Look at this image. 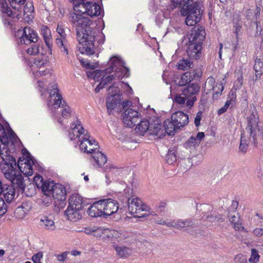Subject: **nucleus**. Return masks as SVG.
I'll return each instance as SVG.
<instances>
[{
  "label": "nucleus",
  "mask_w": 263,
  "mask_h": 263,
  "mask_svg": "<svg viewBox=\"0 0 263 263\" xmlns=\"http://www.w3.org/2000/svg\"><path fill=\"white\" fill-rule=\"evenodd\" d=\"M69 20L76 27L77 40L83 46L82 52L93 54L95 48L104 43V34L93 31L90 27L92 22L90 19L81 14L72 12L69 14Z\"/></svg>",
  "instance_id": "1"
},
{
  "label": "nucleus",
  "mask_w": 263,
  "mask_h": 263,
  "mask_svg": "<svg viewBox=\"0 0 263 263\" xmlns=\"http://www.w3.org/2000/svg\"><path fill=\"white\" fill-rule=\"evenodd\" d=\"M0 156L2 159L1 162L2 171L7 180H9L14 186L18 187L22 191L24 190L25 184L22 173H24L27 176H31L33 174L32 165L34 164V159L27 152L24 156L26 157L24 162V167L22 170V167L18 164L20 170L16 168V163L15 158L7 151L6 154L1 152Z\"/></svg>",
  "instance_id": "2"
},
{
  "label": "nucleus",
  "mask_w": 263,
  "mask_h": 263,
  "mask_svg": "<svg viewBox=\"0 0 263 263\" xmlns=\"http://www.w3.org/2000/svg\"><path fill=\"white\" fill-rule=\"evenodd\" d=\"M182 15L186 16L185 23L189 26L195 25L199 22L203 13V7L201 2L191 1V3L181 9Z\"/></svg>",
  "instance_id": "3"
},
{
  "label": "nucleus",
  "mask_w": 263,
  "mask_h": 263,
  "mask_svg": "<svg viewBox=\"0 0 263 263\" xmlns=\"http://www.w3.org/2000/svg\"><path fill=\"white\" fill-rule=\"evenodd\" d=\"M21 5V9L18 10L17 9H14L17 11L14 12L16 15L17 17L18 18L23 16L28 17L29 19H31L32 16V13L34 12V7L31 2H27L26 5ZM0 10L4 14H6L9 16L14 17V14L10 8L8 7L7 3L5 0H0Z\"/></svg>",
  "instance_id": "4"
},
{
  "label": "nucleus",
  "mask_w": 263,
  "mask_h": 263,
  "mask_svg": "<svg viewBox=\"0 0 263 263\" xmlns=\"http://www.w3.org/2000/svg\"><path fill=\"white\" fill-rule=\"evenodd\" d=\"M248 125L246 128V132L249 134L250 138L254 144L257 143L258 140L263 139V130L258 125L259 118L256 112H252L247 118Z\"/></svg>",
  "instance_id": "5"
},
{
  "label": "nucleus",
  "mask_w": 263,
  "mask_h": 263,
  "mask_svg": "<svg viewBox=\"0 0 263 263\" xmlns=\"http://www.w3.org/2000/svg\"><path fill=\"white\" fill-rule=\"evenodd\" d=\"M15 37L17 43L20 44L29 45L32 43H36L38 40L36 32L28 27L18 30L15 33Z\"/></svg>",
  "instance_id": "6"
},
{
  "label": "nucleus",
  "mask_w": 263,
  "mask_h": 263,
  "mask_svg": "<svg viewBox=\"0 0 263 263\" xmlns=\"http://www.w3.org/2000/svg\"><path fill=\"white\" fill-rule=\"evenodd\" d=\"M238 205V202L233 201L232 205L228 209V217L229 221L233 225V228L236 231H239L243 229L244 228L242 225L240 221V216L237 213V209Z\"/></svg>",
  "instance_id": "7"
},
{
  "label": "nucleus",
  "mask_w": 263,
  "mask_h": 263,
  "mask_svg": "<svg viewBox=\"0 0 263 263\" xmlns=\"http://www.w3.org/2000/svg\"><path fill=\"white\" fill-rule=\"evenodd\" d=\"M200 88L196 84H191L187 87L181 89L182 95L186 97L187 100L186 102V106L189 108L193 106L194 102L196 100V95L199 91Z\"/></svg>",
  "instance_id": "8"
},
{
  "label": "nucleus",
  "mask_w": 263,
  "mask_h": 263,
  "mask_svg": "<svg viewBox=\"0 0 263 263\" xmlns=\"http://www.w3.org/2000/svg\"><path fill=\"white\" fill-rule=\"evenodd\" d=\"M128 210L132 215L140 217L141 212L146 211L148 208L143 204L142 200L137 197L128 199L127 201Z\"/></svg>",
  "instance_id": "9"
},
{
  "label": "nucleus",
  "mask_w": 263,
  "mask_h": 263,
  "mask_svg": "<svg viewBox=\"0 0 263 263\" xmlns=\"http://www.w3.org/2000/svg\"><path fill=\"white\" fill-rule=\"evenodd\" d=\"M57 32L60 36L57 37L55 40V44L60 48L62 53L65 55L68 54V45L66 39V34L65 28L62 24H58Z\"/></svg>",
  "instance_id": "10"
},
{
  "label": "nucleus",
  "mask_w": 263,
  "mask_h": 263,
  "mask_svg": "<svg viewBox=\"0 0 263 263\" xmlns=\"http://www.w3.org/2000/svg\"><path fill=\"white\" fill-rule=\"evenodd\" d=\"M156 222L159 224L166 225L169 227H173L177 229H182L184 228L192 227L194 222L191 219H177L164 221L162 219H157Z\"/></svg>",
  "instance_id": "11"
},
{
  "label": "nucleus",
  "mask_w": 263,
  "mask_h": 263,
  "mask_svg": "<svg viewBox=\"0 0 263 263\" xmlns=\"http://www.w3.org/2000/svg\"><path fill=\"white\" fill-rule=\"evenodd\" d=\"M90 138L88 134H84V137L80 141V148L84 153L92 154L99 148V146L95 140Z\"/></svg>",
  "instance_id": "12"
},
{
  "label": "nucleus",
  "mask_w": 263,
  "mask_h": 263,
  "mask_svg": "<svg viewBox=\"0 0 263 263\" xmlns=\"http://www.w3.org/2000/svg\"><path fill=\"white\" fill-rule=\"evenodd\" d=\"M104 216H110L116 213L119 210V203L111 198L100 200Z\"/></svg>",
  "instance_id": "13"
},
{
  "label": "nucleus",
  "mask_w": 263,
  "mask_h": 263,
  "mask_svg": "<svg viewBox=\"0 0 263 263\" xmlns=\"http://www.w3.org/2000/svg\"><path fill=\"white\" fill-rule=\"evenodd\" d=\"M139 119L138 112L131 108L126 109L123 115V123L130 128L136 124Z\"/></svg>",
  "instance_id": "14"
},
{
  "label": "nucleus",
  "mask_w": 263,
  "mask_h": 263,
  "mask_svg": "<svg viewBox=\"0 0 263 263\" xmlns=\"http://www.w3.org/2000/svg\"><path fill=\"white\" fill-rule=\"evenodd\" d=\"M205 36V32L202 27L195 26L189 35V43L202 44Z\"/></svg>",
  "instance_id": "15"
},
{
  "label": "nucleus",
  "mask_w": 263,
  "mask_h": 263,
  "mask_svg": "<svg viewBox=\"0 0 263 263\" xmlns=\"http://www.w3.org/2000/svg\"><path fill=\"white\" fill-rule=\"evenodd\" d=\"M71 131L69 132V137L70 140H74L78 138L79 141L84 137V134H88L81 124L80 121L77 120L72 123Z\"/></svg>",
  "instance_id": "16"
},
{
  "label": "nucleus",
  "mask_w": 263,
  "mask_h": 263,
  "mask_svg": "<svg viewBox=\"0 0 263 263\" xmlns=\"http://www.w3.org/2000/svg\"><path fill=\"white\" fill-rule=\"evenodd\" d=\"M171 120L179 129L186 125L189 123V116L183 111H178L172 115Z\"/></svg>",
  "instance_id": "17"
},
{
  "label": "nucleus",
  "mask_w": 263,
  "mask_h": 263,
  "mask_svg": "<svg viewBox=\"0 0 263 263\" xmlns=\"http://www.w3.org/2000/svg\"><path fill=\"white\" fill-rule=\"evenodd\" d=\"M80 7L83 8L84 12L91 17L99 16L101 14V7L96 3H92L90 2L83 3Z\"/></svg>",
  "instance_id": "18"
},
{
  "label": "nucleus",
  "mask_w": 263,
  "mask_h": 263,
  "mask_svg": "<svg viewBox=\"0 0 263 263\" xmlns=\"http://www.w3.org/2000/svg\"><path fill=\"white\" fill-rule=\"evenodd\" d=\"M202 44L190 43L186 53L187 56L190 59L197 60L201 57L202 52Z\"/></svg>",
  "instance_id": "19"
},
{
  "label": "nucleus",
  "mask_w": 263,
  "mask_h": 263,
  "mask_svg": "<svg viewBox=\"0 0 263 263\" xmlns=\"http://www.w3.org/2000/svg\"><path fill=\"white\" fill-rule=\"evenodd\" d=\"M82 209L71 207L68 205L67 210L65 211V214L67 219L70 221H77L82 217L81 211Z\"/></svg>",
  "instance_id": "20"
},
{
  "label": "nucleus",
  "mask_w": 263,
  "mask_h": 263,
  "mask_svg": "<svg viewBox=\"0 0 263 263\" xmlns=\"http://www.w3.org/2000/svg\"><path fill=\"white\" fill-rule=\"evenodd\" d=\"M149 134L157 136L158 138L164 137L165 135L164 129L159 121H156L153 123H151Z\"/></svg>",
  "instance_id": "21"
},
{
  "label": "nucleus",
  "mask_w": 263,
  "mask_h": 263,
  "mask_svg": "<svg viewBox=\"0 0 263 263\" xmlns=\"http://www.w3.org/2000/svg\"><path fill=\"white\" fill-rule=\"evenodd\" d=\"M66 190L64 186L61 184H55L51 193V197L59 200L65 199Z\"/></svg>",
  "instance_id": "22"
},
{
  "label": "nucleus",
  "mask_w": 263,
  "mask_h": 263,
  "mask_svg": "<svg viewBox=\"0 0 263 263\" xmlns=\"http://www.w3.org/2000/svg\"><path fill=\"white\" fill-rule=\"evenodd\" d=\"M34 64L39 68V70L36 72L37 76H42L45 74V70H41L42 68H47L50 66L49 62L46 57H38L35 59Z\"/></svg>",
  "instance_id": "23"
},
{
  "label": "nucleus",
  "mask_w": 263,
  "mask_h": 263,
  "mask_svg": "<svg viewBox=\"0 0 263 263\" xmlns=\"http://www.w3.org/2000/svg\"><path fill=\"white\" fill-rule=\"evenodd\" d=\"M88 214L92 217L104 216L100 201L95 202L88 209Z\"/></svg>",
  "instance_id": "24"
},
{
  "label": "nucleus",
  "mask_w": 263,
  "mask_h": 263,
  "mask_svg": "<svg viewBox=\"0 0 263 263\" xmlns=\"http://www.w3.org/2000/svg\"><path fill=\"white\" fill-rule=\"evenodd\" d=\"M5 200L8 203L11 202L15 196V190L12 185H4L3 187V192Z\"/></svg>",
  "instance_id": "25"
},
{
  "label": "nucleus",
  "mask_w": 263,
  "mask_h": 263,
  "mask_svg": "<svg viewBox=\"0 0 263 263\" xmlns=\"http://www.w3.org/2000/svg\"><path fill=\"white\" fill-rule=\"evenodd\" d=\"M109 64V67L106 69L105 70L108 73H111L113 71L115 72V70L117 69V68L123 67L125 63L121 58L115 56L110 59Z\"/></svg>",
  "instance_id": "26"
},
{
  "label": "nucleus",
  "mask_w": 263,
  "mask_h": 263,
  "mask_svg": "<svg viewBox=\"0 0 263 263\" xmlns=\"http://www.w3.org/2000/svg\"><path fill=\"white\" fill-rule=\"evenodd\" d=\"M40 225L46 230L53 231L55 229L53 220L47 216H42L40 217Z\"/></svg>",
  "instance_id": "27"
},
{
  "label": "nucleus",
  "mask_w": 263,
  "mask_h": 263,
  "mask_svg": "<svg viewBox=\"0 0 263 263\" xmlns=\"http://www.w3.org/2000/svg\"><path fill=\"white\" fill-rule=\"evenodd\" d=\"M117 255L121 258H126L133 253V249L121 245H114Z\"/></svg>",
  "instance_id": "28"
},
{
  "label": "nucleus",
  "mask_w": 263,
  "mask_h": 263,
  "mask_svg": "<svg viewBox=\"0 0 263 263\" xmlns=\"http://www.w3.org/2000/svg\"><path fill=\"white\" fill-rule=\"evenodd\" d=\"M120 100V98H119V96L116 95V93L111 94L107 97L106 99V107L109 114H110L112 110L116 107Z\"/></svg>",
  "instance_id": "29"
},
{
  "label": "nucleus",
  "mask_w": 263,
  "mask_h": 263,
  "mask_svg": "<svg viewBox=\"0 0 263 263\" xmlns=\"http://www.w3.org/2000/svg\"><path fill=\"white\" fill-rule=\"evenodd\" d=\"M41 33L46 45L50 48L52 46V37L50 29L47 26L43 25L41 28Z\"/></svg>",
  "instance_id": "30"
},
{
  "label": "nucleus",
  "mask_w": 263,
  "mask_h": 263,
  "mask_svg": "<svg viewBox=\"0 0 263 263\" xmlns=\"http://www.w3.org/2000/svg\"><path fill=\"white\" fill-rule=\"evenodd\" d=\"M254 62L255 63L253 66V69L255 71V80H257L260 79L263 73V61L262 59L256 57Z\"/></svg>",
  "instance_id": "31"
},
{
  "label": "nucleus",
  "mask_w": 263,
  "mask_h": 263,
  "mask_svg": "<svg viewBox=\"0 0 263 263\" xmlns=\"http://www.w3.org/2000/svg\"><path fill=\"white\" fill-rule=\"evenodd\" d=\"M92 159L99 167H102L107 162L106 156L98 149L92 154Z\"/></svg>",
  "instance_id": "32"
},
{
  "label": "nucleus",
  "mask_w": 263,
  "mask_h": 263,
  "mask_svg": "<svg viewBox=\"0 0 263 263\" xmlns=\"http://www.w3.org/2000/svg\"><path fill=\"white\" fill-rule=\"evenodd\" d=\"M82 197L78 194H73L69 199V205L71 207L83 208V201Z\"/></svg>",
  "instance_id": "33"
},
{
  "label": "nucleus",
  "mask_w": 263,
  "mask_h": 263,
  "mask_svg": "<svg viewBox=\"0 0 263 263\" xmlns=\"http://www.w3.org/2000/svg\"><path fill=\"white\" fill-rule=\"evenodd\" d=\"M55 184L52 180L45 181L44 184L41 187L45 196H47L49 198L51 197V193Z\"/></svg>",
  "instance_id": "34"
},
{
  "label": "nucleus",
  "mask_w": 263,
  "mask_h": 263,
  "mask_svg": "<svg viewBox=\"0 0 263 263\" xmlns=\"http://www.w3.org/2000/svg\"><path fill=\"white\" fill-rule=\"evenodd\" d=\"M163 126L165 133H166L169 135H174L175 131L179 129L175 125L174 121L172 120H165Z\"/></svg>",
  "instance_id": "35"
},
{
  "label": "nucleus",
  "mask_w": 263,
  "mask_h": 263,
  "mask_svg": "<svg viewBox=\"0 0 263 263\" xmlns=\"http://www.w3.org/2000/svg\"><path fill=\"white\" fill-rule=\"evenodd\" d=\"M151 123L147 120H143L140 123L137 124L136 129L137 132H139L141 135H143L146 132L149 133Z\"/></svg>",
  "instance_id": "36"
},
{
  "label": "nucleus",
  "mask_w": 263,
  "mask_h": 263,
  "mask_svg": "<svg viewBox=\"0 0 263 263\" xmlns=\"http://www.w3.org/2000/svg\"><path fill=\"white\" fill-rule=\"evenodd\" d=\"M28 211L27 204L23 203L22 205L17 207L15 211V215L19 219L23 218Z\"/></svg>",
  "instance_id": "37"
},
{
  "label": "nucleus",
  "mask_w": 263,
  "mask_h": 263,
  "mask_svg": "<svg viewBox=\"0 0 263 263\" xmlns=\"http://www.w3.org/2000/svg\"><path fill=\"white\" fill-rule=\"evenodd\" d=\"M215 80L212 77H209L205 81L204 87V92L208 94L215 88Z\"/></svg>",
  "instance_id": "38"
},
{
  "label": "nucleus",
  "mask_w": 263,
  "mask_h": 263,
  "mask_svg": "<svg viewBox=\"0 0 263 263\" xmlns=\"http://www.w3.org/2000/svg\"><path fill=\"white\" fill-rule=\"evenodd\" d=\"M114 74L118 79H122L124 77H128L129 76V70L124 65L123 67H118L115 70Z\"/></svg>",
  "instance_id": "39"
},
{
  "label": "nucleus",
  "mask_w": 263,
  "mask_h": 263,
  "mask_svg": "<svg viewBox=\"0 0 263 263\" xmlns=\"http://www.w3.org/2000/svg\"><path fill=\"white\" fill-rule=\"evenodd\" d=\"M42 47H40L39 43H33L30 47L27 49V53L30 55H36V54H43L42 51Z\"/></svg>",
  "instance_id": "40"
},
{
  "label": "nucleus",
  "mask_w": 263,
  "mask_h": 263,
  "mask_svg": "<svg viewBox=\"0 0 263 263\" xmlns=\"http://www.w3.org/2000/svg\"><path fill=\"white\" fill-rule=\"evenodd\" d=\"M191 60L183 59L180 60L178 64V69L185 70L192 68L193 66V63Z\"/></svg>",
  "instance_id": "41"
},
{
  "label": "nucleus",
  "mask_w": 263,
  "mask_h": 263,
  "mask_svg": "<svg viewBox=\"0 0 263 263\" xmlns=\"http://www.w3.org/2000/svg\"><path fill=\"white\" fill-rule=\"evenodd\" d=\"M192 80L191 73L189 72H185L182 74L180 79H179L177 84L179 86H183L187 83H190Z\"/></svg>",
  "instance_id": "42"
},
{
  "label": "nucleus",
  "mask_w": 263,
  "mask_h": 263,
  "mask_svg": "<svg viewBox=\"0 0 263 263\" xmlns=\"http://www.w3.org/2000/svg\"><path fill=\"white\" fill-rule=\"evenodd\" d=\"M205 220L210 222L211 223H217L219 221H223L224 219L223 218L222 215L219 214H212L210 215H208Z\"/></svg>",
  "instance_id": "43"
},
{
  "label": "nucleus",
  "mask_w": 263,
  "mask_h": 263,
  "mask_svg": "<svg viewBox=\"0 0 263 263\" xmlns=\"http://www.w3.org/2000/svg\"><path fill=\"white\" fill-rule=\"evenodd\" d=\"M191 0H172V8L175 9L177 7L181 8V9L183 7H185L188 5V3H191Z\"/></svg>",
  "instance_id": "44"
},
{
  "label": "nucleus",
  "mask_w": 263,
  "mask_h": 263,
  "mask_svg": "<svg viewBox=\"0 0 263 263\" xmlns=\"http://www.w3.org/2000/svg\"><path fill=\"white\" fill-rule=\"evenodd\" d=\"M62 107L61 116L62 118L65 119L69 118L73 114L71 108L66 104H63Z\"/></svg>",
  "instance_id": "45"
},
{
  "label": "nucleus",
  "mask_w": 263,
  "mask_h": 263,
  "mask_svg": "<svg viewBox=\"0 0 263 263\" xmlns=\"http://www.w3.org/2000/svg\"><path fill=\"white\" fill-rule=\"evenodd\" d=\"M198 141L195 139V137H191L184 144V146L186 148H189L191 149H195L196 147L199 146Z\"/></svg>",
  "instance_id": "46"
},
{
  "label": "nucleus",
  "mask_w": 263,
  "mask_h": 263,
  "mask_svg": "<svg viewBox=\"0 0 263 263\" xmlns=\"http://www.w3.org/2000/svg\"><path fill=\"white\" fill-rule=\"evenodd\" d=\"M54 108L62 107L63 104H65V102L62 103V98L61 95H57L52 99V102H50Z\"/></svg>",
  "instance_id": "47"
},
{
  "label": "nucleus",
  "mask_w": 263,
  "mask_h": 263,
  "mask_svg": "<svg viewBox=\"0 0 263 263\" xmlns=\"http://www.w3.org/2000/svg\"><path fill=\"white\" fill-rule=\"evenodd\" d=\"M107 73H109L105 69L104 70H96L93 71L92 76L95 81H99L102 80Z\"/></svg>",
  "instance_id": "48"
},
{
  "label": "nucleus",
  "mask_w": 263,
  "mask_h": 263,
  "mask_svg": "<svg viewBox=\"0 0 263 263\" xmlns=\"http://www.w3.org/2000/svg\"><path fill=\"white\" fill-rule=\"evenodd\" d=\"M49 96L50 99L49 102H52V99L53 97H55L57 95H60L58 92L59 90L57 87V84L55 82H53L50 84L49 87Z\"/></svg>",
  "instance_id": "49"
},
{
  "label": "nucleus",
  "mask_w": 263,
  "mask_h": 263,
  "mask_svg": "<svg viewBox=\"0 0 263 263\" xmlns=\"http://www.w3.org/2000/svg\"><path fill=\"white\" fill-rule=\"evenodd\" d=\"M124 198L120 199V200L125 203L128 201V199L135 197L134 195L133 190L129 187H126L125 189L124 190Z\"/></svg>",
  "instance_id": "50"
},
{
  "label": "nucleus",
  "mask_w": 263,
  "mask_h": 263,
  "mask_svg": "<svg viewBox=\"0 0 263 263\" xmlns=\"http://www.w3.org/2000/svg\"><path fill=\"white\" fill-rule=\"evenodd\" d=\"M248 146V140L245 137V134H242L239 147V151L242 153H245L247 150Z\"/></svg>",
  "instance_id": "51"
},
{
  "label": "nucleus",
  "mask_w": 263,
  "mask_h": 263,
  "mask_svg": "<svg viewBox=\"0 0 263 263\" xmlns=\"http://www.w3.org/2000/svg\"><path fill=\"white\" fill-rule=\"evenodd\" d=\"M0 142L6 145L9 142L8 138L3 126L0 123Z\"/></svg>",
  "instance_id": "52"
},
{
  "label": "nucleus",
  "mask_w": 263,
  "mask_h": 263,
  "mask_svg": "<svg viewBox=\"0 0 263 263\" xmlns=\"http://www.w3.org/2000/svg\"><path fill=\"white\" fill-rule=\"evenodd\" d=\"M259 257L258 251L255 249H251V255L249 259V262L250 263H257L259 261Z\"/></svg>",
  "instance_id": "53"
},
{
  "label": "nucleus",
  "mask_w": 263,
  "mask_h": 263,
  "mask_svg": "<svg viewBox=\"0 0 263 263\" xmlns=\"http://www.w3.org/2000/svg\"><path fill=\"white\" fill-rule=\"evenodd\" d=\"M165 160L169 164H172L176 161L177 158L173 151H169L165 157Z\"/></svg>",
  "instance_id": "54"
},
{
  "label": "nucleus",
  "mask_w": 263,
  "mask_h": 263,
  "mask_svg": "<svg viewBox=\"0 0 263 263\" xmlns=\"http://www.w3.org/2000/svg\"><path fill=\"white\" fill-rule=\"evenodd\" d=\"M11 6L14 9L20 10L21 5L23 4L26 0H8Z\"/></svg>",
  "instance_id": "55"
},
{
  "label": "nucleus",
  "mask_w": 263,
  "mask_h": 263,
  "mask_svg": "<svg viewBox=\"0 0 263 263\" xmlns=\"http://www.w3.org/2000/svg\"><path fill=\"white\" fill-rule=\"evenodd\" d=\"M186 100H187V99H186V97L183 96L182 93L176 95L174 97L175 102L180 105L186 104L185 101Z\"/></svg>",
  "instance_id": "56"
},
{
  "label": "nucleus",
  "mask_w": 263,
  "mask_h": 263,
  "mask_svg": "<svg viewBox=\"0 0 263 263\" xmlns=\"http://www.w3.org/2000/svg\"><path fill=\"white\" fill-rule=\"evenodd\" d=\"M34 181L37 188L41 189V187L44 184L43 178L40 175H35L34 177Z\"/></svg>",
  "instance_id": "57"
},
{
  "label": "nucleus",
  "mask_w": 263,
  "mask_h": 263,
  "mask_svg": "<svg viewBox=\"0 0 263 263\" xmlns=\"http://www.w3.org/2000/svg\"><path fill=\"white\" fill-rule=\"evenodd\" d=\"M42 252H39L34 254L32 257V260L34 263H41V259L43 258Z\"/></svg>",
  "instance_id": "58"
},
{
  "label": "nucleus",
  "mask_w": 263,
  "mask_h": 263,
  "mask_svg": "<svg viewBox=\"0 0 263 263\" xmlns=\"http://www.w3.org/2000/svg\"><path fill=\"white\" fill-rule=\"evenodd\" d=\"M7 211V205L3 198H0V216L4 215Z\"/></svg>",
  "instance_id": "59"
},
{
  "label": "nucleus",
  "mask_w": 263,
  "mask_h": 263,
  "mask_svg": "<svg viewBox=\"0 0 263 263\" xmlns=\"http://www.w3.org/2000/svg\"><path fill=\"white\" fill-rule=\"evenodd\" d=\"M115 77H116L114 74L106 77L105 79H103V80L100 81V85H103V86H104L107 83L112 81Z\"/></svg>",
  "instance_id": "60"
},
{
  "label": "nucleus",
  "mask_w": 263,
  "mask_h": 263,
  "mask_svg": "<svg viewBox=\"0 0 263 263\" xmlns=\"http://www.w3.org/2000/svg\"><path fill=\"white\" fill-rule=\"evenodd\" d=\"M104 229L100 227H95L92 235L96 237L103 236Z\"/></svg>",
  "instance_id": "61"
},
{
  "label": "nucleus",
  "mask_w": 263,
  "mask_h": 263,
  "mask_svg": "<svg viewBox=\"0 0 263 263\" xmlns=\"http://www.w3.org/2000/svg\"><path fill=\"white\" fill-rule=\"evenodd\" d=\"M112 238L118 239V241L122 240L125 238L124 235L122 236L120 232L115 230H112Z\"/></svg>",
  "instance_id": "62"
},
{
  "label": "nucleus",
  "mask_w": 263,
  "mask_h": 263,
  "mask_svg": "<svg viewBox=\"0 0 263 263\" xmlns=\"http://www.w3.org/2000/svg\"><path fill=\"white\" fill-rule=\"evenodd\" d=\"M108 91L109 96L111 94L116 93V95H118L119 96V98H120V90L118 87H116L114 86H110L108 88Z\"/></svg>",
  "instance_id": "63"
},
{
  "label": "nucleus",
  "mask_w": 263,
  "mask_h": 263,
  "mask_svg": "<svg viewBox=\"0 0 263 263\" xmlns=\"http://www.w3.org/2000/svg\"><path fill=\"white\" fill-rule=\"evenodd\" d=\"M235 263H245L247 261V258L242 254L236 255L234 258Z\"/></svg>",
  "instance_id": "64"
}]
</instances>
